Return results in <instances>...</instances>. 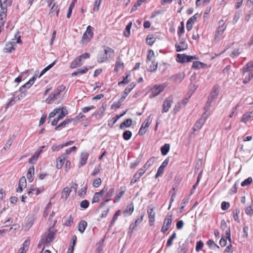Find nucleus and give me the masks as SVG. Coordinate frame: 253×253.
<instances>
[{
    "mask_svg": "<svg viewBox=\"0 0 253 253\" xmlns=\"http://www.w3.org/2000/svg\"><path fill=\"white\" fill-rule=\"evenodd\" d=\"M83 64V62L81 57L78 56L71 63L70 67L72 69H75L82 66Z\"/></svg>",
    "mask_w": 253,
    "mask_h": 253,
    "instance_id": "ddd939ff",
    "label": "nucleus"
},
{
    "mask_svg": "<svg viewBox=\"0 0 253 253\" xmlns=\"http://www.w3.org/2000/svg\"><path fill=\"white\" fill-rule=\"evenodd\" d=\"M184 32V26L183 22H181L180 25L178 26L177 34L179 36L183 34Z\"/></svg>",
    "mask_w": 253,
    "mask_h": 253,
    "instance_id": "603ef678",
    "label": "nucleus"
},
{
    "mask_svg": "<svg viewBox=\"0 0 253 253\" xmlns=\"http://www.w3.org/2000/svg\"><path fill=\"white\" fill-rule=\"evenodd\" d=\"M132 26V22H130L126 26L125 30L124 32V35L126 37H128L130 35V31Z\"/></svg>",
    "mask_w": 253,
    "mask_h": 253,
    "instance_id": "4c0bfd02",
    "label": "nucleus"
},
{
    "mask_svg": "<svg viewBox=\"0 0 253 253\" xmlns=\"http://www.w3.org/2000/svg\"><path fill=\"white\" fill-rule=\"evenodd\" d=\"M73 217L71 215H70L69 216L65 218L64 224L66 226H70L73 223Z\"/></svg>",
    "mask_w": 253,
    "mask_h": 253,
    "instance_id": "ea45409f",
    "label": "nucleus"
},
{
    "mask_svg": "<svg viewBox=\"0 0 253 253\" xmlns=\"http://www.w3.org/2000/svg\"><path fill=\"white\" fill-rule=\"evenodd\" d=\"M30 240L29 239H27L24 242L22 247L25 250V251L27 252V251L28 250Z\"/></svg>",
    "mask_w": 253,
    "mask_h": 253,
    "instance_id": "69168bd1",
    "label": "nucleus"
},
{
    "mask_svg": "<svg viewBox=\"0 0 253 253\" xmlns=\"http://www.w3.org/2000/svg\"><path fill=\"white\" fill-rule=\"evenodd\" d=\"M226 28V26L224 23L218 26L216 30L214 36V40L215 41H218L221 39V36L223 34Z\"/></svg>",
    "mask_w": 253,
    "mask_h": 253,
    "instance_id": "423d86ee",
    "label": "nucleus"
},
{
    "mask_svg": "<svg viewBox=\"0 0 253 253\" xmlns=\"http://www.w3.org/2000/svg\"><path fill=\"white\" fill-rule=\"evenodd\" d=\"M169 159L167 158L164 160V161L162 163L161 165L159 167L158 169L157 173L155 175V178H157L158 177L161 176L164 172L165 168L168 166L169 163Z\"/></svg>",
    "mask_w": 253,
    "mask_h": 253,
    "instance_id": "6e6552de",
    "label": "nucleus"
},
{
    "mask_svg": "<svg viewBox=\"0 0 253 253\" xmlns=\"http://www.w3.org/2000/svg\"><path fill=\"white\" fill-rule=\"evenodd\" d=\"M136 84L134 83H131L127 87H126L122 93V96L121 98V101H123L126 98L128 93L135 86Z\"/></svg>",
    "mask_w": 253,
    "mask_h": 253,
    "instance_id": "9d476101",
    "label": "nucleus"
},
{
    "mask_svg": "<svg viewBox=\"0 0 253 253\" xmlns=\"http://www.w3.org/2000/svg\"><path fill=\"white\" fill-rule=\"evenodd\" d=\"M89 154L87 152H82L80 155V162L79 167L81 168L85 165L86 163Z\"/></svg>",
    "mask_w": 253,
    "mask_h": 253,
    "instance_id": "4468645a",
    "label": "nucleus"
},
{
    "mask_svg": "<svg viewBox=\"0 0 253 253\" xmlns=\"http://www.w3.org/2000/svg\"><path fill=\"white\" fill-rule=\"evenodd\" d=\"M144 216V212H142L140 214V216H139V217L137 216V218L135 220V221L134 222V223L136 225H138V224H139L143 220Z\"/></svg>",
    "mask_w": 253,
    "mask_h": 253,
    "instance_id": "6e6d98bb",
    "label": "nucleus"
},
{
    "mask_svg": "<svg viewBox=\"0 0 253 253\" xmlns=\"http://www.w3.org/2000/svg\"><path fill=\"white\" fill-rule=\"evenodd\" d=\"M240 210L238 209H236L234 211H233V218L234 220L236 221H237L238 222H239V214L240 213Z\"/></svg>",
    "mask_w": 253,
    "mask_h": 253,
    "instance_id": "13d9d810",
    "label": "nucleus"
},
{
    "mask_svg": "<svg viewBox=\"0 0 253 253\" xmlns=\"http://www.w3.org/2000/svg\"><path fill=\"white\" fill-rule=\"evenodd\" d=\"M240 52L239 51V49L238 48H236V49H234L231 53L230 54H229V56L233 58H236L237 57H238L240 54Z\"/></svg>",
    "mask_w": 253,
    "mask_h": 253,
    "instance_id": "de8ad7c7",
    "label": "nucleus"
},
{
    "mask_svg": "<svg viewBox=\"0 0 253 253\" xmlns=\"http://www.w3.org/2000/svg\"><path fill=\"white\" fill-rule=\"evenodd\" d=\"M156 40V38L154 35L150 34L148 35L146 38V42L147 44L149 45H152L154 43Z\"/></svg>",
    "mask_w": 253,
    "mask_h": 253,
    "instance_id": "72a5a7b5",
    "label": "nucleus"
},
{
    "mask_svg": "<svg viewBox=\"0 0 253 253\" xmlns=\"http://www.w3.org/2000/svg\"><path fill=\"white\" fill-rule=\"evenodd\" d=\"M88 206L89 202L86 200L82 201L80 203V207L83 209H86L88 207Z\"/></svg>",
    "mask_w": 253,
    "mask_h": 253,
    "instance_id": "680f3d73",
    "label": "nucleus"
},
{
    "mask_svg": "<svg viewBox=\"0 0 253 253\" xmlns=\"http://www.w3.org/2000/svg\"><path fill=\"white\" fill-rule=\"evenodd\" d=\"M253 181V179L251 177H248L247 179L244 180L241 184V186L243 187L247 186L252 183Z\"/></svg>",
    "mask_w": 253,
    "mask_h": 253,
    "instance_id": "5fc2aeb1",
    "label": "nucleus"
},
{
    "mask_svg": "<svg viewBox=\"0 0 253 253\" xmlns=\"http://www.w3.org/2000/svg\"><path fill=\"white\" fill-rule=\"evenodd\" d=\"M204 246V243L202 241H199L197 243L196 246V251L197 252L200 251Z\"/></svg>",
    "mask_w": 253,
    "mask_h": 253,
    "instance_id": "0e129e2a",
    "label": "nucleus"
},
{
    "mask_svg": "<svg viewBox=\"0 0 253 253\" xmlns=\"http://www.w3.org/2000/svg\"><path fill=\"white\" fill-rule=\"evenodd\" d=\"M73 119H65L62 123L59 124V126L61 127H65L68 124H70L72 121Z\"/></svg>",
    "mask_w": 253,
    "mask_h": 253,
    "instance_id": "4d7b16f0",
    "label": "nucleus"
},
{
    "mask_svg": "<svg viewBox=\"0 0 253 253\" xmlns=\"http://www.w3.org/2000/svg\"><path fill=\"white\" fill-rule=\"evenodd\" d=\"M166 87L165 84L155 85L151 89V94L149 95L150 98H153L158 95L162 92Z\"/></svg>",
    "mask_w": 253,
    "mask_h": 253,
    "instance_id": "39448f33",
    "label": "nucleus"
},
{
    "mask_svg": "<svg viewBox=\"0 0 253 253\" xmlns=\"http://www.w3.org/2000/svg\"><path fill=\"white\" fill-rule=\"evenodd\" d=\"M120 213H121L120 210H118L116 211V212L115 213V214L112 218V219L111 221L110 224L109 226V228H111L114 224V223L116 222V221L117 220L118 216L120 215Z\"/></svg>",
    "mask_w": 253,
    "mask_h": 253,
    "instance_id": "c9c22d12",
    "label": "nucleus"
},
{
    "mask_svg": "<svg viewBox=\"0 0 253 253\" xmlns=\"http://www.w3.org/2000/svg\"><path fill=\"white\" fill-rule=\"evenodd\" d=\"M205 66V64L200 61H194L193 63L192 68L194 69H199L203 68Z\"/></svg>",
    "mask_w": 253,
    "mask_h": 253,
    "instance_id": "7c9ffc66",
    "label": "nucleus"
},
{
    "mask_svg": "<svg viewBox=\"0 0 253 253\" xmlns=\"http://www.w3.org/2000/svg\"><path fill=\"white\" fill-rule=\"evenodd\" d=\"M59 12V9L58 8V5L55 3H54L50 10L49 14H53L54 12H56V15L58 16Z\"/></svg>",
    "mask_w": 253,
    "mask_h": 253,
    "instance_id": "c03bdc74",
    "label": "nucleus"
},
{
    "mask_svg": "<svg viewBox=\"0 0 253 253\" xmlns=\"http://www.w3.org/2000/svg\"><path fill=\"white\" fill-rule=\"evenodd\" d=\"M87 223L84 220H82L80 221L78 225V230L81 233H83L86 228Z\"/></svg>",
    "mask_w": 253,
    "mask_h": 253,
    "instance_id": "5701e85b",
    "label": "nucleus"
},
{
    "mask_svg": "<svg viewBox=\"0 0 253 253\" xmlns=\"http://www.w3.org/2000/svg\"><path fill=\"white\" fill-rule=\"evenodd\" d=\"M220 227L222 230H225V236L226 238L230 241V228L229 227H227V223L224 220H221Z\"/></svg>",
    "mask_w": 253,
    "mask_h": 253,
    "instance_id": "9b49d317",
    "label": "nucleus"
},
{
    "mask_svg": "<svg viewBox=\"0 0 253 253\" xmlns=\"http://www.w3.org/2000/svg\"><path fill=\"white\" fill-rule=\"evenodd\" d=\"M120 192L119 193H118L115 196V197H114V203H117L118 202L121 197L124 195V194H125V192L126 190V187H121L120 188Z\"/></svg>",
    "mask_w": 253,
    "mask_h": 253,
    "instance_id": "a211bd4d",
    "label": "nucleus"
},
{
    "mask_svg": "<svg viewBox=\"0 0 253 253\" xmlns=\"http://www.w3.org/2000/svg\"><path fill=\"white\" fill-rule=\"evenodd\" d=\"M243 76V83L248 84L253 78V60L249 62L242 69Z\"/></svg>",
    "mask_w": 253,
    "mask_h": 253,
    "instance_id": "f03ea898",
    "label": "nucleus"
},
{
    "mask_svg": "<svg viewBox=\"0 0 253 253\" xmlns=\"http://www.w3.org/2000/svg\"><path fill=\"white\" fill-rule=\"evenodd\" d=\"M126 113V112H124L123 114L119 115H116L115 117H113L111 120L108 121V125L109 126H113L117 121L122 116H123Z\"/></svg>",
    "mask_w": 253,
    "mask_h": 253,
    "instance_id": "cd10ccee",
    "label": "nucleus"
},
{
    "mask_svg": "<svg viewBox=\"0 0 253 253\" xmlns=\"http://www.w3.org/2000/svg\"><path fill=\"white\" fill-rule=\"evenodd\" d=\"M245 213L251 216L253 215V210L251 206H248L245 209Z\"/></svg>",
    "mask_w": 253,
    "mask_h": 253,
    "instance_id": "bf43d9fd",
    "label": "nucleus"
},
{
    "mask_svg": "<svg viewBox=\"0 0 253 253\" xmlns=\"http://www.w3.org/2000/svg\"><path fill=\"white\" fill-rule=\"evenodd\" d=\"M27 182L25 176L21 177L19 181L18 186L16 189V192L18 193H21L24 188L26 187Z\"/></svg>",
    "mask_w": 253,
    "mask_h": 253,
    "instance_id": "f8f14e48",
    "label": "nucleus"
},
{
    "mask_svg": "<svg viewBox=\"0 0 253 253\" xmlns=\"http://www.w3.org/2000/svg\"><path fill=\"white\" fill-rule=\"evenodd\" d=\"M57 109H59L58 115L59 116V118L63 119L64 117H65L68 114V111L67 110L66 107H62L57 108Z\"/></svg>",
    "mask_w": 253,
    "mask_h": 253,
    "instance_id": "473e14b6",
    "label": "nucleus"
},
{
    "mask_svg": "<svg viewBox=\"0 0 253 253\" xmlns=\"http://www.w3.org/2000/svg\"><path fill=\"white\" fill-rule=\"evenodd\" d=\"M93 28L89 25L87 27L85 32L83 35L81 43L86 45L91 40L93 36Z\"/></svg>",
    "mask_w": 253,
    "mask_h": 253,
    "instance_id": "20e7f679",
    "label": "nucleus"
},
{
    "mask_svg": "<svg viewBox=\"0 0 253 253\" xmlns=\"http://www.w3.org/2000/svg\"><path fill=\"white\" fill-rule=\"evenodd\" d=\"M36 78L34 76L25 84L22 85V88H29L35 82Z\"/></svg>",
    "mask_w": 253,
    "mask_h": 253,
    "instance_id": "e433bc0d",
    "label": "nucleus"
},
{
    "mask_svg": "<svg viewBox=\"0 0 253 253\" xmlns=\"http://www.w3.org/2000/svg\"><path fill=\"white\" fill-rule=\"evenodd\" d=\"M71 192V189L68 187H66L63 189L62 192V197H65L66 199L70 195Z\"/></svg>",
    "mask_w": 253,
    "mask_h": 253,
    "instance_id": "a19ab883",
    "label": "nucleus"
},
{
    "mask_svg": "<svg viewBox=\"0 0 253 253\" xmlns=\"http://www.w3.org/2000/svg\"><path fill=\"white\" fill-rule=\"evenodd\" d=\"M66 158L65 155H61L60 156L58 157L57 160V164L56 166L57 169H60L62 168Z\"/></svg>",
    "mask_w": 253,
    "mask_h": 253,
    "instance_id": "412c9836",
    "label": "nucleus"
},
{
    "mask_svg": "<svg viewBox=\"0 0 253 253\" xmlns=\"http://www.w3.org/2000/svg\"><path fill=\"white\" fill-rule=\"evenodd\" d=\"M221 207L222 210L225 211L228 209L230 207V204L228 202L224 201L221 203Z\"/></svg>",
    "mask_w": 253,
    "mask_h": 253,
    "instance_id": "774afa93",
    "label": "nucleus"
},
{
    "mask_svg": "<svg viewBox=\"0 0 253 253\" xmlns=\"http://www.w3.org/2000/svg\"><path fill=\"white\" fill-rule=\"evenodd\" d=\"M188 249V243L186 241L178 249V253H186Z\"/></svg>",
    "mask_w": 253,
    "mask_h": 253,
    "instance_id": "c85d7f7f",
    "label": "nucleus"
},
{
    "mask_svg": "<svg viewBox=\"0 0 253 253\" xmlns=\"http://www.w3.org/2000/svg\"><path fill=\"white\" fill-rule=\"evenodd\" d=\"M34 223V218L32 217H29L27 218L26 223V226L28 229H29L33 225Z\"/></svg>",
    "mask_w": 253,
    "mask_h": 253,
    "instance_id": "8fccbe9b",
    "label": "nucleus"
},
{
    "mask_svg": "<svg viewBox=\"0 0 253 253\" xmlns=\"http://www.w3.org/2000/svg\"><path fill=\"white\" fill-rule=\"evenodd\" d=\"M134 210L133 205L131 203L127 206L126 209L124 211L125 215H130L132 214Z\"/></svg>",
    "mask_w": 253,
    "mask_h": 253,
    "instance_id": "a878e982",
    "label": "nucleus"
},
{
    "mask_svg": "<svg viewBox=\"0 0 253 253\" xmlns=\"http://www.w3.org/2000/svg\"><path fill=\"white\" fill-rule=\"evenodd\" d=\"M129 77L130 75L129 74L126 75V77H124L123 81L118 83V85L122 86L128 84L130 81L128 79V78Z\"/></svg>",
    "mask_w": 253,
    "mask_h": 253,
    "instance_id": "a18cd8bd",
    "label": "nucleus"
},
{
    "mask_svg": "<svg viewBox=\"0 0 253 253\" xmlns=\"http://www.w3.org/2000/svg\"><path fill=\"white\" fill-rule=\"evenodd\" d=\"M251 112H249L244 114L242 118L241 121L246 123L251 118Z\"/></svg>",
    "mask_w": 253,
    "mask_h": 253,
    "instance_id": "864d4df0",
    "label": "nucleus"
},
{
    "mask_svg": "<svg viewBox=\"0 0 253 253\" xmlns=\"http://www.w3.org/2000/svg\"><path fill=\"white\" fill-rule=\"evenodd\" d=\"M170 148V145L169 144H165L164 146L161 147V151L163 156L166 155L169 152Z\"/></svg>",
    "mask_w": 253,
    "mask_h": 253,
    "instance_id": "f704fd0d",
    "label": "nucleus"
},
{
    "mask_svg": "<svg viewBox=\"0 0 253 253\" xmlns=\"http://www.w3.org/2000/svg\"><path fill=\"white\" fill-rule=\"evenodd\" d=\"M158 62L155 60L152 61L151 65L150 66L149 71L151 72H155L157 69Z\"/></svg>",
    "mask_w": 253,
    "mask_h": 253,
    "instance_id": "49530a36",
    "label": "nucleus"
},
{
    "mask_svg": "<svg viewBox=\"0 0 253 253\" xmlns=\"http://www.w3.org/2000/svg\"><path fill=\"white\" fill-rule=\"evenodd\" d=\"M132 136V132L128 130H126L123 133V137L125 140H128Z\"/></svg>",
    "mask_w": 253,
    "mask_h": 253,
    "instance_id": "37998d69",
    "label": "nucleus"
},
{
    "mask_svg": "<svg viewBox=\"0 0 253 253\" xmlns=\"http://www.w3.org/2000/svg\"><path fill=\"white\" fill-rule=\"evenodd\" d=\"M56 220L53 221V225L48 229L44 235L42 237L38 245V248L42 249L44 247H48L51 243L55 239V236L57 230L54 228L56 223Z\"/></svg>",
    "mask_w": 253,
    "mask_h": 253,
    "instance_id": "f257e3e1",
    "label": "nucleus"
},
{
    "mask_svg": "<svg viewBox=\"0 0 253 253\" xmlns=\"http://www.w3.org/2000/svg\"><path fill=\"white\" fill-rule=\"evenodd\" d=\"M115 192V189L114 188H111L107 191L106 194L104 196V200H105L106 202H109L111 200V198Z\"/></svg>",
    "mask_w": 253,
    "mask_h": 253,
    "instance_id": "aec40b11",
    "label": "nucleus"
},
{
    "mask_svg": "<svg viewBox=\"0 0 253 253\" xmlns=\"http://www.w3.org/2000/svg\"><path fill=\"white\" fill-rule=\"evenodd\" d=\"M177 62L185 63L190 62V55H186L184 54H177L176 57Z\"/></svg>",
    "mask_w": 253,
    "mask_h": 253,
    "instance_id": "1a4fd4ad",
    "label": "nucleus"
},
{
    "mask_svg": "<svg viewBox=\"0 0 253 253\" xmlns=\"http://www.w3.org/2000/svg\"><path fill=\"white\" fill-rule=\"evenodd\" d=\"M100 198L101 197L99 195V194L95 192L92 200V203L93 204L99 202Z\"/></svg>",
    "mask_w": 253,
    "mask_h": 253,
    "instance_id": "338daca9",
    "label": "nucleus"
},
{
    "mask_svg": "<svg viewBox=\"0 0 253 253\" xmlns=\"http://www.w3.org/2000/svg\"><path fill=\"white\" fill-rule=\"evenodd\" d=\"M13 41L16 40L15 42L16 43H21L22 42L21 40V36L20 35V32L19 31L17 32L14 35V37L12 39Z\"/></svg>",
    "mask_w": 253,
    "mask_h": 253,
    "instance_id": "09e8293b",
    "label": "nucleus"
},
{
    "mask_svg": "<svg viewBox=\"0 0 253 253\" xmlns=\"http://www.w3.org/2000/svg\"><path fill=\"white\" fill-rule=\"evenodd\" d=\"M132 120L131 119H127L125 120L123 123H122L120 125V129H124L126 127H129L132 125Z\"/></svg>",
    "mask_w": 253,
    "mask_h": 253,
    "instance_id": "393cba45",
    "label": "nucleus"
},
{
    "mask_svg": "<svg viewBox=\"0 0 253 253\" xmlns=\"http://www.w3.org/2000/svg\"><path fill=\"white\" fill-rule=\"evenodd\" d=\"M16 45L15 41H12L8 42L6 44L5 47L3 49V51L6 53H10L12 52V50H15L14 46Z\"/></svg>",
    "mask_w": 253,
    "mask_h": 253,
    "instance_id": "f3484780",
    "label": "nucleus"
},
{
    "mask_svg": "<svg viewBox=\"0 0 253 253\" xmlns=\"http://www.w3.org/2000/svg\"><path fill=\"white\" fill-rule=\"evenodd\" d=\"M104 48V54L106 55V57L108 59L112 57L113 56L114 50L111 47L107 46H103Z\"/></svg>",
    "mask_w": 253,
    "mask_h": 253,
    "instance_id": "6ab92c4d",
    "label": "nucleus"
},
{
    "mask_svg": "<svg viewBox=\"0 0 253 253\" xmlns=\"http://www.w3.org/2000/svg\"><path fill=\"white\" fill-rule=\"evenodd\" d=\"M147 213L149 219H155L156 213L154 211V208L152 206H149L147 209Z\"/></svg>",
    "mask_w": 253,
    "mask_h": 253,
    "instance_id": "bb28decb",
    "label": "nucleus"
},
{
    "mask_svg": "<svg viewBox=\"0 0 253 253\" xmlns=\"http://www.w3.org/2000/svg\"><path fill=\"white\" fill-rule=\"evenodd\" d=\"M220 89V87L219 85H215L213 86L211 92L209 96L208 101L206 103V105L205 106V109L207 110H210V106L212 105V104L214 102L215 100L216 99Z\"/></svg>",
    "mask_w": 253,
    "mask_h": 253,
    "instance_id": "7ed1b4c3",
    "label": "nucleus"
},
{
    "mask_svg": "<svg viewBox=\"0 0 253 253\" xmlns=\"http://www.w3.org/2000/svg\"><path fill=\"white\" fill-rule=\"evenodd\" d=\"M35 168L34 166H31L28 170L27 178L30 182L33 180V175L34 174Z\"/></svg>",
    "mask_w": 253,
    "mask_h": 253,
    "instance_id": "4be33fe9",
    "label": "nucleus"
},
{
    "mask_svg": "<svg viewBox=\"0 0 253 253\" xmlns=\"http://www.w3.org/2000/svg\"><path fill=\"white\" fill-rule=\"evenodd\" d=\"M205 123H204L203 121L200 120V119L196 122L195 125H194L193 127V131H196L199 130L203 126V125Z\"/></svg>",
    "mask_w": 253,
    "mask_h": 253,
    "instance_id": "c756f323",
    "label": "nucleus"
},
{
    "mask_svg": "<svg viewBox=\"0 0 253 253\" xmlns=\"http://www.w3.org/2000/svg\"><path fill=\"white\" fill-rule=\"evenodd\" d=\"M61 89H57L56 90H54V92L50 94L49 96L46 99V101L48 103H50L51 101H53L55 99H57V96L59 95Z\"/></svg>",
    "mask_w": 253,
    "mask_h": 253,
    "instance_id": "2eb2a0df",
    "label": "nucleus"
},
{
    "mask_svg": "<svg viewBox=\"0 0 253 253\" xmlns=\"http://www.w3.org/2000/svg\"><path fill=\"white\" fill-rule=\"evenodd\" d=\"M176 233L173 232L172 235L169 238L167 242L166 247L167 248L170 247L172 244L174 239L176 238Z\"/></svg>",
    "mask_w": 253,
    "mask_h": 253,
    "instance_id": "58836bf2",
    "label": "nucleus"
},
{
    "mask_svg": "<svg viewBox=\"0 0 253 253\" xmlns=\"http://www.w3.org/2000/svg\"><path fill=\"white\" fill-rule=\"evenodd\" d=\"M101 183V179L100 178H98L94 180L92 184L94 187L97 188L100 186Z\"/></svg>",
    "mask_w": 253,
    "mask_h": 253,
    "instance_id": "e2e57ef3",
    "label": "nucleus"
},
{
    "mask_svg": "<svg viewBox=\"0 0 253 253\" xmlns=\"http://www.w3.org/2000/svg\"><path fill=\"white\" fill-rule=\"evenodd\" d=\"M239 183L238 182H236L233 187H232L229 192V194L230 195H233L236 193L237 190V186L238 185Z\"/></svg>",
    "mask_w": 253,
    "mask_h": 253,
    "instance_id": "3c124183",
    "label": "nucleus"
},
{
    "mask_svg": "<svg viewBox=\"0 0 253 253\" xmlns=\"http://www.w3.org/2000/svg\"><path fill=\"white\" fill-rule=\"evenodd\" d=\"M172 100L170 98H166L163 104V109L162 112L163 113H167L169 111V109L171 107L172 104Z\"/></svg>",
    "mask_w": 253,
    "mask_h": 253,
    "instance_id": "0eeeda50",
    "label": "nucleus"
},
{
    "mask_svg": "<svg viewBox=\"0 0 253 253\" xmlns=\"http://www.w3.org/2000/svg\"><path fill=\"white\" fill-rule=\"evenodd\" d=\"M108 59L106 57V55L100 51L97 57V62L99 63H102L107 61Z\"/></svg>",
    "mask_w": 253,
    "mask_h": 253,
    "instance_id": "b1692460",
    "label": "nucleus"
},
{
    "mask_svg": "<svg viewBox=\"0 0 253 253\" xmlns=\"http://www.w3.org/2000/svg\"><path fill=\"white\" fill-rule=\"evenodd\" d=\"M172 214H168L165 219L164 224L170 228L172 222Z\"/></svg>",
    "mask_w": 253,
    "mask_h": 253,
    "instance_id": "2f4dec72",
    "label": "nucleus"
},
{
    "mask_svg": "<svg viewBox=\"0 0 253 253\" xmlns=\"http://www.w3.org/2000/svg\"><path fill=\"white\" fill-rule=\"evenodd\" d=\"M1 11L0 12V21H3V19L6 16L7 7H0Z\"/></svg>",
    "mask_w": 253,
    "mask_h": 253,
    "instance_id": "79ce46f5",
    "label": "nucleus"
},
{
    "mask_svg": "<svg viewBox=\"0 0 253 253\" xmlns=\"http://www.w3.org/2000/svg\"><path fill=\"white\" fill-rule=\"evenodd\" d=\"M76 149H77V147L76 146H74L67 149L66 150V152L62 154V155H65V156L66 158L67 155L70 154L72 152L76 150Z\"/></svg>",
    "mask_w": 253,
    "mask_h": 253,
    "instance_id": "052dcab7",
    "label": "nucleus"
},
{
    "mask_svg": "<svg viewBox=\"0 0 253 253\" xmlns=\"http://www.w3.org/2000/svg\"><path fill=\"white\" fill-rule=\"evenodd\" d=\"M176 50L177 52L181 51L188 48V45L184 41H180L179 43L175 44Z\"/></svg>",
    "mask_w": 253,
    "mask_h": 253,
    "instance_id": "dca6fc26",
    "label": "nucleus"
}]
</instances>
